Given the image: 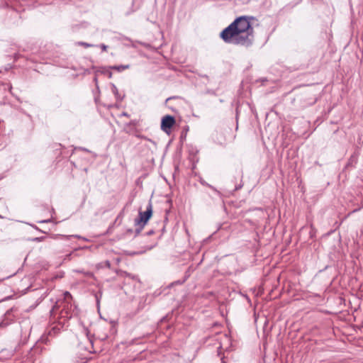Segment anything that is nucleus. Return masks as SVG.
<instances>
[{
    "instance_id": "1",
    "label": "nucleus",
    "mask_w": 363,
    "mask_h": 363,
    "mask_svg": "<svg viewBox=\"0 0 363 363\" xmlns=\"http://www.w3.org/2000/svg\"><path fill=\"white\" fill-rule=\"evenodd\" d=\"M253 28L245 16L238 18L220 33L221 38L228 43L248 45L251 43Z\"/></svg>"
},
{
    "instance_id": "2",
    "label": "nucleus",
    "mask_w": 363,
    "mask_h": 363,
    "mask_svg": "<svg viewBox=\"0 0 363 363\" xmlns=\"http://www.w3.org/2000/svg\"><path fill=\"white\" fill-rule=\"evenodd\" d=\"M152 215V206L151 203H150L145 212L139 213V218L138 219H135V220L136 225H140L142 228L144 227L145 225L149 220V219L151 218Z\"/></svg>"
},
{
    "instance_id": "3",
    "label": "nucleus",
    "mask_w": 363,
    "mask_h": 363,
    "mask_svg": "<svg viewBox=\"0 0 363 363\" xmlns=\"http://www.w3.org/2000/svg\"><path fill=\"white\" fill-rule=\"evenodd\" d=\"M175 123V119L173 116L167 115L164 116L162 119L161 122V129L167 133H169L170 131V129L172 128V126Z\"/></svg>"
},
{
    "instance_id": "4",
    "label": "nucleus",
    "mask_w": 363,
    "mask_h": 363,
    "mask_svg": "<svg viewBox=\"0 0 363 363\" xmlns=\"http://www.w3.org/2000/svg\"><path fill=\"white\" fill-rule=\"evenodd\" d=\"M128 68H129V65H121V66L112 67V69H116V70L119 71V72L125 70V69H128Z\"/></svg>"
},
{
    "instance_id": "5",
    "label": "nucleus",
    "mask_w": 363,
    "mask_h": 363,
    "mask_svg": "<svg viewBox=\"0 0 363 363\" xmlns=\"http://www.w3.org/2000/svg\"><path fill=\"white\" fill-rule=\"evenodd\" d=\"M71 298V295L69 292L65 293V299L67 301L68 298Z\"/></svg>"
},
{
    "instance_id": "6",
    "label": "nucleus",
    "mask_w": 363,
    "mask_h": 363,
    "mask_svg": "<svg viewBox=\"0 0 363 363\" xmlns=\"http://www.w3.org/2000/svg\"><path fill=\"white\" fill-rule=\"evenodd\" d=\"M80 44L84 45V47H86V48L91 46V45H89L88 43H81Z\"/></svg>"
},
{
    "instance_id": "7",
    "label": "nucleus",
    "mask_w": 363,
    "mask_h": 363,
    "mask_svg": "<svg viewBox=\"0 0 363 363\" xmlns=\"http://www.w3.org/2000/svg\"><path fill=\"white\" fill-rule=\"evenodd\" d=\"M101 48H102V50H103L104 51H106V49H107V46H106V45H101Z\"/></svg>"
},
{
    "instance_id": "8",
    "label": "nucleus",
    "mask_w": 363,
    "mask_h": 363,
    "mask_svg": "<svg viewBox=\"0 0 363 363\" xmlns=\"http://www.w3.org/2000/svg\"><path fill=\"white\" fill-rule=\"evenodd\" d=\"M2 325H3V323H0V327H1V326H2Z\"/></svg>"
}]
</instances>
